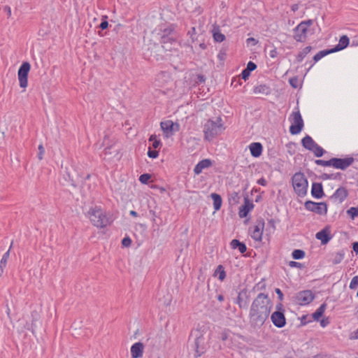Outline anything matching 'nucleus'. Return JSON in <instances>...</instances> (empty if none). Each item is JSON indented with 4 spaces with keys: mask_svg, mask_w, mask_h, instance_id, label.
I'll list each match as a JSON object with an SVG mask.
<instances>
[{
    "mask_svg": "<svg viewBox=\"0 0 358 358\" xmlns=\"http://www.w3.org/2000/svg\"><path fill=\"white\" fill-rule=\"evenodd\" d=\"M348 196V192L345 187H341L338 188L334 194L331 196V199L338 200L340 203H342Z\"/></svg>",
    "mask_w": 358,
    "mask_h": 358,
    "instance_id": "6ab92c4d",
    "label": "nucleus"
},
{
    "mask_svg": "<svg viewBox=\"0 0 358 358\" xmlns=\"http://www.w3.org/2000/svg\"><path fill=\"white\" fill-rule=\"evenodd\" d=\"M289 266L290 267H296V268H301L302 267V264L299 262H294V261H291L289 262Z\"/></svg>",
    "mask_w": 358,
    "mask_h": 358,
    "instance_id": "3c124183",
    "label": "nucleus"
},
{
    "mask_svg": "<svg viewBox=\"0 0 358 358\" xmlns=\"http://www.w3.org/2000/svg\"><path fill=\"white\" fill-rule=\"evenodd\" d=\"M352 249L357 254L358 253V242H354L352 243Z\"/></svg>",
    "mask_w": 358,
    "mask_h": 358,
    "instance_id": "bf43d9fd",
    "label": "nucleus"
},
{
    "mask_svg": "<svg viewBox=\"0 0 358 358\" xmlns=\"http://www.w3.org/2000/svg\"><path fill=\"white\" fill-rule=\"evenodd\" d=\"M294 38L298 42H304L307 38L308 29L304 24H299L294 29Z\"/></svg>",
    "mask_w": 358,
    "mask_h": 358,
    "instance_id": "4468645a",
    "label": "nucleus"
},
{
    "mask_svg": "<svg viewBox=\"0 0 358 358\" xmlns=\"http://www.w3.org/2000/svg\"><path fill=\"white\" fill-rule=\"evenodd\" d=\"M158 155H159V152L157 150H152L151 148H149V150L148 151V156L150 158L155 159L158 157Z\"/></svg>",
    "mask_w": 358,
    "mask_h": 358,
    "instance_id": "79ce46f5",
    "label": "nucleus"
},
{
    "mask_svg": "<svg viewBox=\"0 0 358 358\" xmlns=\"http://www.w3.org/2000/svg\"><path fill=\"white\" fill-rule=\"evenodd\" d=\"M289 83L293 88H297L299 84V79L297 77L291 78L289 80Z\"/></svg>",
    "mask_w": 358,
    "mask_h": 358,
    "instance_id": "a18cd8bd",
    "label": "nucleus"
},
{
    "mask_svg": "<svg viewBox=\"0 0 358 358\" xmlns=\"http://www.w3.org/2000/svg\"><path fill=\"white\" fill-rule=\"evenodd\" d=\"M151 178V175L149 173H143L140 176L139 181L142 184H147Z\"/></svg>",
    "mask_w": 358,
    "mask_h": 358,
    "instance_id": "4c0bfd02",
    "label": "nucleus"
},
{
    "mask_svg": "<svg viewBox=\"0 0 358 358\" xmlns=\"http://www.w3.org/2000/svg\"><path fill=\"white\" fill-rule=\"evenodd\" d=\"M161 43H162V47L166 51H171L173 49H176L178 46V41L172 36H166L164 34L162 36Z\"/></svg>",
    "mask_w": 358,
    "mask_h": 358,
    "instance_id": "f8f14e48",
    "label": "nucleus"
},
{
    "mask_svg": "<svg viewBox=\"0 0 358 358\" xmlns=\"http://www.w3.org/2000/svg\"><path fill=\"white\" fill-rule=\"evenodd\" d=\"M245 69L251 72L257 69V65L254 62L250 61Z\"/></svg>",
    "mask_w": 358,
    "mask_h": 358,
    "instance_id": "de8ad7c7",
    "label": "nucleus"
},
{
    "mask_svg": "<svg viewBox=\"0 0 358 358\" xmlns=\"http://www.w3.org/2000/svg\"><path fill=\"white\" fill-rule=\"evenodd\" d=\"M315 237L321 241L322 245L327 244L332 238L330 232V227L326 226L315 234Z\"/></svg>",
    "mask_w": 358,
    "mask_h": 358,
    "instance_id": "2eb2a0df",
    "label": "nucleus"
},
{
    "mask_svg": "<svg viewBox=\"0 0 358 358\" xmlns=\"http://www.w3.org/2000/svg\"><path fill=\"white\" fill-rule=\"evenodd\" d=\"M269 55L271 57H275L277 56V50L276 49H273L272 50L270 51L269 52Z\"/></svg>",
    "mask_w": 358,
    "mask_h": 358,
    "instance_id": "052dcab7",
    "label": "nucleus"
},
{
    "mask_svg": "<svg viewBox=\"0 0 358 358\" xmlns=\"http://www.w3.org/2000/svg\"><path fill=\"white\" fill-rule=\"evenodd\" d=\"M292 180L296 194L300 197L306 196L308 183L305 175L301 172L296 173L292 176Z\"/></svg>",
    "mask_w": 358,
    "mask_h": 358,
    "instance_id": "20e7f679",
    "label": "nucleus"
},
{
    "mask_svg": "<svg viewBox=\"0 0 358 358\" xmlns=\"http://www.w3.org/2000/svg\"><path fill=\"white\" fill-rule=\"evenodd\" d=\"M250 71L247 70L246 69H244L241 73V78L244 80H246L247 79H248L250 75Z\"/></svg>",
    "mask_w": 358,
    "mask_h": 358,
    "instance_id": "09e8293b",
    "label": "nucleus"
},
{
    "mask_svg": "<svg viewBox=\"0 0 358 358\" xmlns=\"http://www.w3.org/2000/svg\"><path fill=\"white\" fill-rule=\"evenodd\" d=\"M212 166V162L209 159H204L200 161L194 167V172L196 175L200 174L204 169Z\"/></svg>",
    "mask_w": 358,
    "mask_h": 358,
    "instance_id": "aec40b11",
    "label": "nucleus"
},
{
    "mask_svg": "<svg viewBox=\"0 0 358 358\" xmlns=\"http://www.w3.org/2000/svg\"><path fill=\"white\" fill-rule=\"evenodd\" d=\"M333 53L331 49L323 50L317 52L314 57L313 60L315 62H317L322 57L327 56L329 54Z\"/></svg>",
    "mask_w": 358,
    "mask_h": 358,
    "instance_id": "7c9ffc66",
    "label": "nucleus"
},
{
    "mask_svg": "<svg viewBox=\"0 0 358 358\" xmlns=\"http://www.w3.org/2000/svg\"><path fill=\"white\" fill-rule=\"evenodd\" d=\"M343 174L341 173H322L320 176V178L322 180H341L342 179Z\"/></svg>",
    "mask_w": 358,
    "mask_h": 358,
    "instance_id": "c85d7f7f",
    "label": "nucleus"
},
{
    "mask_svg": "<svg viewBox=\"0 0 358 358\" xmlns=\"http://www.w3.org/2000/svg\"><path fill=\"white\" fill-rule=\"evenodd\" d=\"M38 158L39 160H42L43 159V155L45 154V148L42 144L38 145Z\"/></svg>",
    "mask_w": 358,
    "mask_h": 358,
    "instance_id": "c03bdc74",
    "label": "nucleus"
},
{
    "mask_svg": "<svg viewBox=\"0 0 358 358\" xmlns=\"http://www.w3.org/2000/svg\"><path fill=\"white\" fill-rule=\"evenodd\" d=\"M306 210L314 212L318 215H327V204L325 202L316 203L312 201H307L304 203Z\"/></svg>",
    "mask_w": 358,
    "mask_h": 358,
    "instance_id": "1a4fd4ad",
    "label": "nucleus"
},
{
    "mask_svg": "<svg viewBox=\"0 0 358 358\" xmlns=\"http://www.w3.org/2000/svg\"><path fill=\"white\" fill-rule=\"evenodd\" d=\"M273 303L268 294L259 293L252 301L250 313V324L255 329L262 327L268 318Z\"/></svg>",
    "mask_w": 358,
    "mask_h": 358,
    "instance_id": "f257e3e1",
    "label": "nucleus"
},
{
    "mask_svg": "<svg viewBox=\"0 0 358 358\" xmlns=\"http://www.w3.org/2000/svg\"><path fill=\"white\" fill-rule=\"evenodd\" d=\"M313 358H329L327 355H317Z\"/></svg>",
    "mask_w": 358,
    "mask_h": 358,
    "instance_id": "774afa93",
    "label": "nucleus"
},
{
    "mask_svg": "<svg viewBox=\"0 0 358 358\" xmlns=\"http://www.w3.org/2000/svg\"><path fill=\"white\" fill-rule=\"evenodd\" d=\"M31 69V65L28 62H24L20 66L17 71V78L20 87L26 88L27 87L28 74Z\"/></svg>",
    "mask_w": 358,
    "mask_h": 358,
    "instance_id": "6e6552de",
    "label": "nucleus"
},
{
    "mask_svg": "<svg viewBox=\"0 0 358 358\" xmlns=\"http://www.w3.org/2000/svg\"><path fill=\"white\" fill-rule=\"evenodd\" d=\"M242 299L240 296V294H238V298H237V303L238 304L239 307L241 308L243 307V305H242Z\"/></svg>",
    "mask_w": 358,
    "mask_h": 358,
    "instance_id": "680f3d73",
    "label": "nucleus"
},
{
    "mask_svg": "<svg viewBox=\"0 0 358 358\" xmlns=\"http://www.w3.org/2000/svg\"><path fill=\"white\" fill-rule=\"evenodd\" d=\"M162 130L165 134L166 137L171 136L173 134V122L171 120H166L160 123Z\"/></svg>",
    "mask_w": 358,
    "mask_h": 358,
    "instance_id": "412c9836",
    "label": "nucleus"
},
{
    "mask_svg": "<svg viewBox=\"0 0 358 358\" xmlns=\"http://www.w3.org/2000/svg\"><path fill=\"white\" fill-rule=\"evenodd\" d=\"M315 163L317 165H320V166H332L331 159H330L329 160H327V161L322 160V159H316L315 161Z\"/></svg>",
    "mask_w": 358,
    "mask_h": 358,
    "instance_id": "e433bc0d",
    "label": "nucleus"
},
{
    "mask_svg": "<svg viewBox=\"0 0 358 358\" xmlns=\"http://www.w3.org/2000/svg\"><path fill=\"white\" fill-rule=\"evenodd\" d=\"M292 256L294 259H301L305 257V252L302 250L296 249L292 252Z\"/></svg>",
    "mask_w": 358,
    "mask_h": 358,
    "instance_id": "72a5a7b5",
    "label": "nucleus"
},
{
    "mask_svg": "<svg viewBox=\"0 0 358 358\" xmlns=\"http://www.w3.org/2000/svg\"><path fill=\"white\" fill-rule=\"evenodd\" d=\"M144 345L141 342H138L131 347L132 358H140L143 356Z\"/></svg>",
    "mask_w": 358,
    "mask_h": 358,
    "instance_id": "f3484780",
    "label": "nucleus"
},
{
    "mask_svg": "<svg viewBox=\"0 0 358 358\" xmlns=\"http://www.w3.org/2000/svg\"><path fill=\"white\" fill-rule=\"evenodd\" d=\"M312 47L307 46L304 48L296 56L297 62H301L304 57L311 51Z\"/></svg>",
    "mask_w": 358,
    "mask_h": 358,
    "instance_id": "c756f323",
    "label": "nucleus"
},
{
    "mask_svg": "<svg viewBox=\"0 0 358 358\" xmlns=\"http://www.w3.org/2000/svg\"><path fill=\"white\" fill-rule=\"evenodd\" d=\"M311 152H313L317 157H320L325 153V150L318 144L313 148V150H311Z\"/></svg>",
    "mask_w": 358,
    "mask_h": 358,
    "instance_id": "f704fd0d",
    "label": "nucleus"
},
{
    "mask_svg": "<svg viewBox=\"0 0 358 358\" xmlns=\"http://www.w3.org/2000/svg\"><path fill=\"white\" fill-rule=\"evenodd\" d=\"M268 224L273 228H275V221L273 219L268 220Z\"/></svg>",
    "mask_w": 358,
    "mask_h": 358,
    "instance_id": "338daca9",
    "label": "nucleus"
},
{
    "mask_svg": "<svg viewBox=\"0 0 358 358\" xmlns=\"http://www.w3.org/2000/svg\"><path fill=\"white\" fill-rule=\"evenodd\" d=\"M358 286V275L354 276L350 283V289H355Z\"/></svg>",
    "mask_w": 358,
    "mask_h": 358,
    "instance_id": "ea45409f",
    "label": "nucleus"
},
{
    "mask_svg": "<svg viewBox=\"0 0 358 358\" xmlns=\"http://www.w3.org/2000/svg\"><path fill=\"white\" fill-rule=\"evenodd\" d=\"M213 38L216 42L221 43L224 41L225 36L222 34L219 29H213Z\"/></svg>",
    "mask_w": 358,
    "mask_h": 358,
    "instance_id": "2f4dec72",
    "label": "nucleus"
},
{
    "mask_svg": "<svg viewBox=\"0 0 358 358\" xmlns=\"http://www.w3.org/2000/svg\"><path fill=\"white\" fill-rule=\"evenodd\" d=\"M275 292L278 295V299L280 301H282L283 300V294H282V291L279 288H275Z\"/></svg>",
    "mask_w": 358,
    "mask_h": 358,
    "instance_id": "603ef678",
    "label": "nucleus"
},
{
    "mask_svg": "<svg viewBox=\"0 0 358 358\" xmlns=\"http://www.w3.org/2000/svg\"><path fill=\"white\" fill-rule=\"evenodd\" d=\"M257 183L262 186H266L267 184L266 180L264 178H261L258 180Z\"/></svg>",
    "mask_w": 358,
    "mask_h": 358,
    "instance_id": "4d7b16f0",
    "label": "nucleus"
},
{
    "mask_svg": "<svg viewBox=\"0 0 358 358\" xmlns=\"http://www.w3.org/2000/svg\"><path fill=\"white\" fill-rule=\"evenodd\" d=\"M249 148L251 155L254 157H259L262 153L263 147L260 143H252L249 145Z\"/></svg>",
    "mask_w": 358,
    "mask_h": 358,
    "instance_id": "b1692460",
    "label": "nucleus"
},
{
    "mask_svg": "<svg viewBox=\"0 0 358 358\" xmlns=\"http://www.w3.org/2000/svg\"><path fill=\"white\" fill-rule=\"evenodd\" d=\"M354 160L352 157L343 159L334 157L331 158V164L334 168L345 170L354 162Z\"/></svg>",
    "mask_w": 358,
    "mask_h": 358,
    "instance_id": "9b49d317",
    "label": "nucleus"
},
{
    "mask_svg": "<svg viewBox=\"0 0 358 358\" xmlns=\"http://www.w3.org/2000/svg\"><path fill=\"white\" fill-rule=\"evenodd\" d=\"M173 132L178 131L180 129V124L178 123H173Z\"/></svg>",
    "mask_w": 358,
    "mask_h": 358,
    "instance_id": "e2e57ef3",
    "label": "nucleus"
},
{
    "mask_svg": "<svg viewBox=\"0 0 358 358\" xmlns=\"http://www.w3.org/2000/svg\"><path fill=\"white\" fill-rule=\"evenodd\" d=\"M211 198L213 200V207L215 210H218L220 209L222 206V198L220 195L216 193H212L210 195Z\"/></svg>",
    "mask_w": 358,
    "mask_h": 358,
    "instance_id": "bb28decb",
    "label": "nucleus"
},
{
    "mask_svg": "<svg viewBox=\"0 0 358 358\" xmlns=\"http://www.w3.org/2000/svg\"><path fill=\"white\" fill-rule=\"evenodd\" d=\"M198 334L196 335L192 348L194 350V357L198 358L201 357L206 351V342L204 336L197 331Z\"/></svg>",
    "mask_w": 358,
    "mask_h": 358,
    "instance_id": "423d86ee",
    "label": "nucleus"
},
{
    "mask_svg": "<svg viewBox=\"0 0 358 358\" xmlns=\"http://www.w3.org/2000/svg\"><path fill=\"white\" fill-rule=\"evenodd\" d=\"M3 10L6 13L8 17H10L11 16V9L10 6H5L3 7Z\"/></svg>",
    "mask_w": 358,
    "mask_h": 358,
    "instance_id": "5fc2aeb1",
    "label": "nucleus"
},
{
    "mask_svg": "<svg viewBox=\"0 0 358 358\" xmlns=\"http://www.w3.org/2000/svg\"><path fill=\"white\" fill-rule=\"evenodd\" d=\"M131 243V240L129 237H125L122 241V244L124 247H129Z\"/></svg>",
    "mask_w": 358,
    "mask_h": 358,
    "instance_id": "8fccbe9b",
    "label": "nucleus"
},
{
    "mask_svg": "<svg viewBox=\"0 0 358 358\" xmlns=\"http://www.w3.org/2000/svg\"><path fill=\"white\" fill-rule=\"evenodd\" d=\"M88 215L91 222L98 228H104L110 225L113 222L110 217L106 215L102 209L97 207L90 208Z\"/></svg>",
    "mask_w": 358,
    "mask_h": 358,
    "instance_id": "f03ea898",
    "label": "nucleus"
},
{
    "mask_svg": "<svg viewBox=\"0 0 358 358\" xmlns=\"http://www.w3.org/2000/svg\"><path fill=\"white\" fill-rule=\"evenodd\" d=\"M205 80H206V78H205L204 76L197 75L196 80V83H204Z\"/></svg>",
    "mask_w": 358,
    "mask_h": 358,
    "instance_id": "864d4df0",
    "label": "nucleus"
},
{
    "mask_svg": "<svg viewBox=\"0 0 358 358\" xmlns=\"http://www.w3.org/2000/svg\"><path fill=\"white\" fill-rule=\"evenodd\" d=\"M313 23V22L312 20H306V21H303L300 24H305V28H306L308 29V27H310V25H312Z\"/></svg>",
    "mask_w": 358,
    "mask_h": 358,
    "instance_id": "6e6d98bb",
    "label": "nucleus"
},
{
    "mask_svg": "<svg viewBox=\"0 0 358 358\" xmlns=\"http://www.w3.org/2000/svg\"><path fill=\"white\" fill-rule=\"evenodd\" d=\"M230 245L233 249H238L242 254L246 252L247 250L245 244L243 242H240L237 239H233L230 243Z\"/></svg>",
    "mask_w": 358,
    "mask_h": 358,
    "instance_id": "a878e982",
    "label": "nucleus"
},
{
    "mask_svg": "<svg viewBox=\"0 0 358 358\" xmlns=\"http://www.w3.org/2000/svg\"><path fill=\"white\" fill-rule=\"evenodd\" d=\"M251 42H253L254 45H255L257 43V41L254 38H248L247 39V43L249 44Z\"/></svg>",
    "mask_w": 358,
    "mask_h": 358,
    "instance_id": "69168bd1",
    "label": "nucleus"
},
{
    "mask_svg": "<svg viewBox=\"0 0 358 358\" xmlns=\"http://www.w3.org/2000/svg\"><path fill=\"white\" fill-rule=\"evenodd\" d=\"M254 204L251 202L248 197L244 198V204L240 208L238 215L241 218L247 217L248 213L252 210Z\"/></svg>",
    "mask_w": 358,
    "mask_h": 358,
    "instance_id": "dca6fc26",
    "label": "nucleus"
},
{
    "mask_svg": "<svg viewBox=\"0 0 358 358\" xmlns=\"http://www.w3.org/2000/svg\"><path fill=\"white\" fill-rule=\"evenodd\" d=\"M347 214L354 220L358 216V206L357 207H351L347 210Z\"/></svg>",
    "mask_w": 358,
    "mask_h": 358,
    "instance_id": "c9c22d12",
    "label": "nucleus"
},
{
    "mask_svg": "<svg viewBox=\"0 0 358 358\" xmlns=\"http://www.w3.org/2000/svg\"><path fill=\"white\" fill-rule=\"evenodd\" d=\"M264 220L260 218L257 220L256 225L253 228H250V233L252 238L257 241H261L264 228Z\"/></svg>",
    "mask_w": 358,
    "mask_h": 358,
    "instance_id": "9d476101",
    "label": "nucleus"
},
{
    "mask_svg": "<svg viewBox=\"0 0 358 358\" xmlns=\"http://www.w3.org/2000/svg\"><path fill=\"white\" fill-rule=\"evenodd\" d=\"M271 320L278 328H282L286 324V319L283 311L276 310L271 314Z\"/></svg>",
    "mask_w": 358,
    "mask_h": 358,
    "instance_id": "ddd939ff",
    "label": "nucleus"
},
{
    "mask_svg": "<svg viewBox=\"0 0 358 358\" xmlns=\"http://www.w3.org/2000/svg\"><path fill=\"white\" fill-rule=\"evenodd\" d=\"M301 144L304 148L311 151L317 145V143L308 135H306L301 139Z\"/></svg>",
    "mask_w": 358,
    "mask_h": 358,
    "instance_id": "5701e85b",
    "label": "nucleus"
},
{
    "mask_svg": "<svg viewBox=\"0 0 358 358\" xmlns=\"http://www.w3.org/2000/svg\"><path fill=\"white\" fill-rule=\"evenodd\" d=\"M215 273L216 275H218V278L219 280H220L221 281L224 280L226 278V272L224 271V268L223 267L222 265H219L215 271Z\"/></svg>",
    "mask_w": 358,
    "mask_h": 358,
    "instance_id": "473e14b6",
    "label": "nucleus"
},
{
    "mask_svg": "<svg viewBox=\"0 0 358 358\" xmlns=\"http://www.w3.org/2000/svg\"><path fill=\"white\" fill-rule=\"evenodd\" d=\"M253 92L255 94H261L263 95H268L271 92V90L269 86L263 84L256 86L253 89Z\"/></svg>",
    "mask_w": 358,
    "mask_h": 358,
    "instance_id": "393cba45",
    "label": "nucleus"
},
{
    "mask_svg": "<svg viewBox=\"0 0 358 358\" xmlns=\"http://www.w3.org/2000/svg\"><path fill=\"white\" fill-rule=\"evenodd\" d=\"M344 257V254L343 252H338L333 260L334 264H339Z\"/></svg>",
    "mask_w": 358,
    "mask_h": 358,
    "instance_id": "37998d69",
    "label": "nucleus"
},
{
    "mask_svg": "<svg viewBox=\"0 0 358 358\" xmlns=\"http://www.w3.org/2000/svg\"><path fill=\"white\" fill-rule=\"evenodd\" d=\"M311 195L315 199H321L324 196V193L322 183L313 182L312 184Z\"/></svg>",
    "mask_w": 358,
    "mask_h": 358,
    "instance_id": "a211bd4d",
    "label": "nucleus"
},
{
    "mask_svg": "<svg viewBox=\"0 0 358 358\" xmlns=\"http://www.w3.org/2000/svg\"><path fill=\"white\" fill-rule=\"evenodd\" d=\"M351 338L353 339H358V329L352 333Z\"/></svg>",
    "mask_w": 358,
    "mask_h": 358,
    "instance_id": "0e129e2a",
    "label": "nucleus"
},
{
    "mask_svg": "<svg viewBox=\"0 0 358 358\" xmlns=\"http://www.w3.org/2000/svg\"><path fill=\"white\" fill-rule=\"evenodd\" d=\"M10 246H12V245ZM10 248H11V247H10L9 250L3 254V255L1 259V262H0V264L1 265V266H6L7 260L10 255Z\"/></svg>",
    "mask_w": 358,
    "mask_h": 358,
    "instance_id": "58836bf2",
    "label": "nucleus"
},
{
    "mask_svg": "<svg viewBox=\"0 0 358 358\" xmlns=\"http://www.w3.org/2000/svg\"><path fill=\"white\" fill-rule=\"evenodd\" d=\"M240 196L236 192H234L230 194L229 201H233L234 203H237L239 201Z\"/></svg>",
    "mask_w": 358,
    "mask_h": 358,
    "instance_id": "a19ab883",
    "label": "nucleus"
},
{
    "mask_svg": "<svg viewBox=\"0 0 358 358\" xmlns=\"http://www.w3.org/2000/svg\"><path fill=\"white\" fill-rule=\"evenodd\" d=\"M221 117L216 120H208L203 126L204 138L208 141L213 140L224 130Z\"/></svg>",
    "mask_w": 358,
    "mask_h": 358,
    "instance_id": "7ed1b4c3",
    "label": "nucleus"
},
{
    "mask_svg": "<svg viewBox=\"0 0 358 358\" xmlns=\"http://www.w3.org/2000/svg\"><path fill=\"white\" fill-rule=\"evenodd\" d=\"M289 121L292 122L289 127L290 134L292 135L299 134L303 128L304 123L299 108H296V110L292 112L289 117Z\"/></svg>",
    "mask_w": 358,
    "mask_h": 358,
    "instance_id": "39448f33",
    "label": "nucleus"
},
{
    "mask_svg": "<svg viewBox=\"0 0 358 358\" xmlns=\"http://www.w3.org/2000/svg\"><path fill=\"white\" fill-rule=\"evenodd\" d=\"M103 17L104 18L102 22H101V24H99V27L103 30V29H106V28H108V21L106 20L107 19V16H103Z\"/></svg>",
    "mask_w": 358,
    "mask_h": 358,
    "instance_id": "49530a36",
    "label": "nucleus"
},
{
    "mask_svg": "<svg viewBox=\"0 0 358 358\" xmlns=\"http://www.w3.org/2000/svg\"><path fill=\"white\" fill-rule=\"evenodd\" d=\"M327 308V303H323L321 306L316 310V311L313 314V317L315 320H319L320 318L324 314L325 310Z\"/></svg>",
    "mask_w": 358,
    "mask_h": 358,
    "instance_id": "cd10ccee",
    "label": "nucleus"
},
{
    "mask_svg": "<svg viewBox=\"0 0 358 358\" xmlns=\"http://www.w3.org/2000/svg\"><path fill=\"white\" fill-rule=\"evenodd\" d=\"M315 299V294L310 289L297 292L294 296L295 302L300 306H306L310 303Z\"/></svg>",
    "mask_w": 358,
    "mask_h": 358,
    "instance_id": "0eeeda50",
    "label": "nucleus"
},
{
    "mask_svg": "<svg viewBox=\"0 0 358 358\" xmlns=\"http://www.w3.org/2000/svg\"><path fill=\"white\" fill-rule=\"evenodd\" d=\"M160 144L161 143L159 140L155 139L154 142H152V147L155 149H157L160 145Z\"/></svg>",
    "mask_w": 358,
    "mask_h": 358,
    "instance_id": "13d9d810",
    "label": "nucleus"
},
{
    "mask_svg": "<svg viewBox=\"0 0 358 358\" xmlns=\"http://www.w3.org/2000/svg\"><path fill=\"white\" fill-rule=\"evenodd\" d=\"M349 43V38L346 35H343L340 38L338 43L334 48L331 49L333 53L342 50L348 46Z\"/></svg>",
    "mask_w": 358,
    "mask_h": 358,
    "instance_id": "4be33fe9",
    "label": "nucleus"
}]
</instances>
